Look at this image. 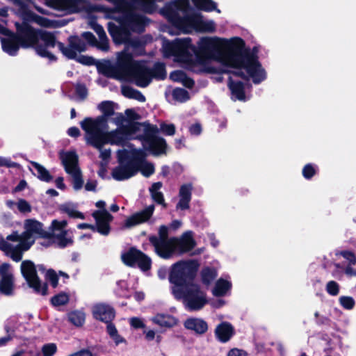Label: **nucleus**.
<instances>
[{"mask_svg":"<svg viewBox=\"0 0 356 356\" xmlns=\"http://www.w3.org/2000/svg\"><path fill=\"white\" fill-rule=\"evenodd\" d=\"M14 276H3L0 280V293L11 296L14 291Z\"/></svg>","mask_w":356,"mask_h":356,"instance_id":"58836bf2","label":"nucleus"},{"mask_svg":"<svg viewBox=\"0 0 356 356\" xmlns=\"http://www.w3.org/2000/svg\"><path fill=\"white\" fill-rule=\"evenodd\" d=\"M47 6L57 9L60 6H63L69 10L70 13H78L81 11L79 4L83 2V0H72V3L67 0H44Z\"/></svg>","mask_w":356,"mask_h":356,"instance_id":"2f4dec72","label":"nucleus"},{"mask_svg":"<svg viewBox=\"0 0 356 356\" xmlns=\"http://www.w3.org/2000/svg\"><path fill=\"white\" fill-rule=\"evenodd\" d=\"M92 216L96 222L95 232L104 236L108 235L111 232L110 222L113 220V216L106 209L95 211Z\"/></svg>","mask_w":356,"mask_h":356,"instance_id":"f3484780","label":"nucleus"},{"mask_svg":"<svg viewBox=\"0 0 356 356\" xmlns=\"http://www.w3.org/2000/svg\"><path fill=\"white\" fill-rule=\"evenodd\" d=\"M59 210L65 213H67L70 218L84 219L85 216L83 213L74 210L68 204H62L59 207Z\"/></svg>","mask_w":356,"mask_h":356,"instance_id":"5fc2aeb1","label":"nucleus"},{"mask_svg":"<svg viewBox=\"0 0 356 356\" xmlns=\"http://www.w3.org/2000/svg\"><path fill=\"white\" fill-rule=\"evenodd\" d=\"M197 9L205 12L216 11L220 13V10L217 8V4L212 0H191Z\"/></svg>","mask_w":356,"mask_h":356,"instance_id":"a19ab883","label":"nucleus"},{"mask_svg":"<svg viewBox=\"0 0 356 356\" xmlns=\"http://www.w3.org/2000/svg\"><path fill=\"white\" fill-rule=\"evenodd\" d=\"M227 87L231 92L232 99L245 101V86L243 82L235 81L229 76L227 79Z\"/></svg>","mask_w":356,"mask_h":356,"instance_id":"c756f323","label":"nucleus"},{"mask_svg":"<svg viewBox=\"0 0 356 356\" xmlns=\"http://www.w3.org/2000/svg\"><path fill=\"white\" fill-rule=\"evenodd\" d=\"M57 352V346L54 343L44 344L42 348V353L44 356H53Z\"/></svg>","mask_w":356,"mask_h":356,"instance_id":"774afa93","label":"nucleus"},{"mask_svg":"<svg viewBox=\"0 0 356 356\" xmlns=\"http://www.w3.org/2000/svg\"><path fill=\"white\" fill-rule=\"evenodd\" d=\"M131 63L130 54L122 52L115 65L104 64L99 67L102 73L108 78L117 80H126V72Z\"/></svg>","mask_w":356,"mask_h":356,"instance_id":"9b49d317","label":"nucleus"},{"mask_svg":"<svg viewBox=\"0 0 356 356\" xmlns=\"http://www.w3.org/2000/svg\"><path fill=\"white\" fill-rule=\"evenodd\" d=\"M219 38L205 37L200 39L198 47L192 44L191 38L177 39L167 47V51L181 61H188L193 54L197 61L204 65L207 60L218 61V53L211 48V45L218 47Z\"/></svg>","mask_w":356,"mask_h":356,"instance_id":"f03ea898","label":"nucleus"},{"mask_svg":"<svg viewBox=\"0 0 356 356\" xmlns=\"http://www.w3.org/2000/svg\"><path fill=\"white\" fill-rule=\"evenodd\" d=\"M138 171H140L144 177H149L154 173V165L153 163L146 161L140 165Z\"/></svg>","mask_w":356,"mask_h":356,"instance_id":"bf43d9fd","label":"nucleus"},{"mask_svg":"<svg viewBox=\"0 0 356 356\" xmlns=\"http://www.w3.org/2000/svg\"><path fill=\"white\" fill-rule=\"evenodd\" d=\"M142 126L145 127L144 133L138 136V138L141 140L142 143L159 137L157 134L159 133V129L156 125H153L148 122H143L142 123Z\"/></svg>","mask_w":356,"mask_h":356,"instance_id":"c9c22d12","label":"nucleus"},{"mask_svg":"<svg viewBox=\"0 0 356 356\" xmlns=\"http://www.w3.org/2000/svg\"><path fill=\"white\" fill-rule=\"evenodd\" d=\"M59 156L67 173H71L74 170L80 169L79 167V157L76 152L61 151Z\"/></svg>","mask_w":356,"mask_h":356,"instance_id":"cd10ccee","label":"nucleus"},{"mask_svg":"<svg viewBox=\"0 0 356 356\" xmlns=\"http://www.w3.org/2000/svg\"><path fill=\"white\" fill-rule=\"evenodd\" d=\"M127 27L130 33H143L149 19L145 15L135 13V9L131 8L129 11Z\"/></svg>","mask_w":356,"mask_h":356,"instance_id":"6ab92c4d","label":"nucleus"},{"mask_svg":"<svg viewBox=\"0 0 356 356\" xmlns=\"http://www.w3.org/2000/svg\"><path fill=\"white\" fill-rule=\"evenodd\" d=\"M156 0H130L131 8L140 10L145 13L153 14L156 12L157 6Z\"/></svg>","mask_w":356,"mask_h":356,"instance_id":"473e14b6","label":"nucleus"},{"mask_svg":"<svg viewBox=\"0 0 356 356\" xmlns=\"http://www.w3.org/2000/svg\"><path fill=\"white\" fill-rule=\"evenodd\" d=\"M235 70H226L220 67H215L211 65H204L202 72L207 74H215L222 75L224 73L230 74L234 76L240 77L244 81H249L250 78H252L250 74L247 72L245 74L242 70H245L244 67H234Z\"/></svg>","mask_w":356,"mask_h":356,"instance_id":"a878e982","label":"nucleus"},{"mask_svg":"<svg viewBox=\"0 0 356 356\" xmlns=\"http://www.w3.org/2000/svg\"><path fill=\"white\" fill-rule=\"evenodd\" d=\"M122 125V127L111 131L106 128H98L85 134L86 144L98 150H101L106 144L122 145L128 138V136L137 132L136 125Z\"/></svg>","mask_w":356,"mask_h":356,"instance_id":"20e7f679","label":"nucleus"},{"mask_svg":"<svg viewBox=\"0 0 356 356\" xmlns=\"http://www.w3.org/2000/svg\"><path fill=\"white\" fill-rule=\"evenodd\" d=\"M98 108L102 113V115L96 118L87 117L80 122L81 127L85 133L98 128H106L108 118L115 114L114 103L111 101L102 102Z\"/></svg>","mask_w":356,"mask_h":356,"instance_id":"0eeeda50","label":"nucleus"},{"mask_svg":"<svg viewBox=\"0 0 356 356\" xmlns=\"http://www.w3.org/2000/svg\"><path fill=\"white\" fill-rule=\"evenodd\" d=\"M75 93L81 100H84L88 95V88L83 83H78L75 87Z\"/></svg>","mask_w":356,"mask_h":356,"instance_id":"338daca9","label":"nucleus"},{"mask_svg":"<svg viewBox=\"0 0 356 356\" xmlns=\"http://www.w3.org/2000/svg\"><path fill=\"white\" fill-rule=\"evenodd\" d=\"M13 35H15V33L11 31L10 34L6 35L7 38H0V39L3 51L11 56H15L22 47L18 38L13 37Z\"/></svg>","mask_w":356,"mask_h":356,"instance_id":"c85d7f7f","label":"nucleus"},{"mask_svg":"<svg viewBox=\"0 0 356 356\" xmlns=\"http://www.w3.org/2000/svg\"><path fill=\"white\" fill-rule=\"evenodd\" d=\"M152 321L159 326L168 328L172 327L177 324V319L170 314H157Z\"/></svg>","mask_w":356,"mask_h":356,"instance_id":"f704fd0d","label":"nucleus"},{"mask_svg":"<svg viewBox=\"0 0 356 356\" xmlns=\"http://www.w3.org/2000/svg\"><path fill=\"white\" fill-rule=\"evenodd\" d=\"M173 296L176 300H182L186 308L191 312L202 309L208 302L207 293L195 283L175 290Z\"/></svg>","mask_w":356,"mask_h":356,"instance_id":"423d86ee","label":"nucleus"},{"mask_svg":"<svg viewBox=\"0 0 356 356\" xmlns=\"http://www.w3.org/2000/svg\"><path fill=\"white\" fill-rule=\"evenodd\" d=\"M131 63L130 54L122 52L115 65L104 64L99 67L102 73L108 78L117 80H126V72Z\"/></svg>","mask_w":356,"mask_h":356,"instance_id":"9d476101","label":"nucleus"},{"mask_svg":"<svg viewBox=\"0 0 356 356\" xmlns=\"http://www.w3.org/2000/svg\"><path fill=\"white\" fill-rule=\"evenodd\" d=\"M214 334L216 339L218 341L227 343L235 334V330L230 323L223 321L216 326Z\"/></svg>","mask_w":356,"mask_h":356,"instance_id":"bb28decb","label":"nucleus"},{"mask_svg":"<svg viewBox=\"0 0 356 356\" xmlns=\"http://www.w3.org/2000/svg\"><path fill=\"white\" fill-rule=\"evenodd\" d=\"M325 290L332 296H337L339 293L340 286L334 280L329 281L326 284Z\"/></svg>","mask_w":356,"mask_h":356,"instance_id":"e2e57ef3","label":"nucleus"},{"mask_svg":"<svg viewBox=\"0 0 356 356\" xmlns=\"http://www.w3.org/2000/svg\"><path fill=\"white\" fill-rule=\"evenodd\" d=\"M24 19L29 22H34L42 27L49 28L53 26V21L48 18L40 16L31 10L24 13Z\"/></svg>","mask_w":356,"mask_h":356,"instance_id":"72a5a7b5","label":"nucleus"},{"mask_svg":"<svg viewBox=\"0 0 356 356\" xmlns=\"http://www.w3.org/2000/svg\"><path fill=\"white\" fill-rule=\"evenodd\" d=\"M70 298L67 293L60 292L51 297L50 302L55 307L65 305L68 303Z\"/></svg>","mask_w":356,"mask_h":356,"instance_id":"864d4df0","label":"nucleus"},{"mask_svg":"<svg viewBox=\"0 0 356 356\" xmlns=\"http://www.w3.org/2000/svg\"><path fill=\"white\" fill-rule=\"evenodd\" d=\"M31 163L37 172V173L33 172V174L37 177L39 180L47 183H49L53 180V176L42 165L35 161H32Z\"/></svg>","mask_w":356,"mask_h":356,"instance_id":"4c0bfd02","label":"nucleus"},{"mask_svg":"<svg viewBox=\"0 0 356 356\" xmlns=\"http://www.w3.org/2000/svg\"><path fill=\"white\" fill-rule=\"evenodd\" d=\"M339 301L341 306L345 309H353L355 305V300L350 296H341Z\"/></svg>","mask_w":356,"mask_h":356,"instance_id":"680f3d73","label":"nucleus"},{"mask_svg":"<svg viewBox=\"0 0 356 356\" xmlns=\"http://www.w3.org/2000/svg\"><path fill=\"white\" fill-rule=\"evenodd\" d=\"M28 21L23 19L22 22H15L16 32L13 37L18 38L22 48L34 47L38 42V33L40 30L31 26Z\"/></svg>","mask_w":356,"mask_h":356,"instance_id":"ddd939ff","label":"nucleus"},{"mask_svg":"<svg viewBox=\"0 0 356 356\" xmlns=\"http://www.w3.org/2000/svg\"><path fill=\"white\" fill-rule=\"evenodd\" d=\"M195 31L200 33H213L216 31V24L212 20H203L202 15L200 13Z\"/></svg>","mask_w":356,"mask_h":356,"instance_id":"c03bdc74","label":"nucleus"},{"mask_svg":"<svg viewBox=\"0 0 356 356\" xmlns=\"http://www.w3.org/2000/svg\"><path fill=\"white\" fill-rule=\"evenodd\" d=\"M159 129L165 136H173L176 132V127L174 124H167L165 122L160 124V129Z\"/></svg>","mask_w":356,"mask_h":356,"instance_id":"0e129e2a","label":"nucleus"},{"mask_svg":"<svg viewBox=\"0 0 356 356\" xmlns=\"http://www.w3.org/2000/svg\"><path fill=\"white\" fill-rule=\"evenodd\" d=\"M152 79L164 80L167 76L165 65L162 62H156L152 68H150Z\"/></svg>","mask_w":356,"mask_h":356,"instance_id":"de8ad7c7","label":"nucleus"},{"mask_svg":"<svg viewBox=\"0 0 356 356\" xmlns=\"http://www.w3.org/2000/svg\"><path fill=\"white\" fill-rule=\"evenodd\" d=\"M149 243L154 247L155 254L163 259H169L175 254L174 242L172 237L170 240L162 241H149Z\"/></svg>","mask_w":356,"mask_h":356,"instance_id":"a211bd4d","label":"nucleus"},{"mask_svg":"<svg viewBox=\"0 0 356 356\" xmlns=\"http://www.w3.org/2000/svg\"><path fill=\"white\" fill-rule=\"evenodd\" d=\"M231 287L232 284L230 282L220 278L216 282L215 286L212 290L213 295L216 297L224 296Z\"/></svg>","mask_w":356,"mask_h":356,"instance_id":"ea45409f","label":"nucleus"},{"mask_svg":"<svg viewBox=\"0 0 356 356\" xmlns=\"http://www.w3.org/2000/svg\"><path fill=\"white\" fill-rule=\"evenodd\" d=\"M159 235L151 234L148 236V241H158L170 240L168 234V227L166 225H161L159 228Z\"/></svg>","mask_w":356,"mask_h":356,"instance_id":"6e6d98bb","label":"nucleus"},{"mask_svg":"<svg viewBox=\"0 0 356 356\" xmlns=\"http://www.w3.org/2000/svg\"><path fill=\"white\" fill-rule=\"evenodd\" d=\"M129 154L127 151H123L122 154L118 156L119 165L112 170L111 175L116 181H123L128 179L138 172L137 169L129 162Z\"/></svg>","mask_w":356,"mask_h":356,"instance_id":"4468645a","label":"nucleus"},{"mask_svg":"<svg viewBox=\"0 0 356 356\" xmlns=\"http://www.w3.org/2000/svg\"><path fill=\"white\" fill-rule=\"evenodd\" d=\"M21 273L26 280L28 286L36 294L46 296L48 293V285L46 282L42 283L38 275L36 266L31 260H24L20 266Z\"/></svg>","mask_w":356,"mask_h":356,"instance_id":"6e6552de","label":"nucleus"},{"mask_svg":"<svg viewBox=\"0 0 356 356\" xmlns=\"http://www.w3.org/2000/svg\"><path fill=\"white\" fill-rule=\"evenodd\" d=\"M25 226L26 231L23 233L22 238L24 241L28 240L33 234H38L44 238L51 237V234L43 229V224L35 219H28L26 220Z\"/></svg>","mask_w":356,"mask_h":356,"instance_id":"5701e85b","label":"nucleus"},{"mask_svg":"<svg viewBox=\"0 0 356 356\" xmlns=\"http://www.w3.org/2000/svg\"><path fill=\"white\" fill-rule=\"evenodd\" d=\"M145 150L148 151L153 156H158L166 154L168 147L165 140L162 137H157L142 143Z\"/></svg>","mask_w":356,"mask_h":356,"instance_id":"b1692460","label":"nucleus"},{"mask_svg":"<svg viewBox=\"0 0 356 356\" xmlns=\"http://www.w3.org/2000/svg\"><path fill=\"white\" fill-rule=\"evenodd\" d=\"M184 326L186 330L193 331L196 334L202 335L208 330L207 323L199 318L191 317L187 318Z\"/></svg>","mask_w":356,"mask_h":356,"instance_id":"7c9ffc66","label":"nucleus"},{"mask_svg":"<svg viewBox=\"0 0 356 356\" xmlns=\"http://www.w3.org/2000/svg\"><path fill=\"white\" fill-rule=\"evenodd\" d=\"M45 279L50 282L51 286L55 289L58 285V275L52 269H48L45 274Z\"/></svg>","mask_w":356,"mask_h":356,"instance_id":"052dcab7","label":"nucleus"},{"mask_svg":"<svg viewBox=\"0 0 356 356\" xmlns=\"http://www.w3.org/2000/svg\"><path fill=\"white\" fill-rule=\"evenodd\" d=\"M122 94L125 97L129 99H136L140 102H145L146 100L145 97L142 92L131 86H124L122 88Z\"/></svg>","mask_w":356,"mask_h":356,"instance_id":"a18cd8bd","label":"nucleus"},{"mask_svg":"<svg viewBox=\"0 0 356 356\" xmlns=\"http://www.w3.org/2000/svg\"><path fill=\"white\" fill-rule=\"evenodd\" d=\"M130 59V66L126 72V80L132 79L137 86L147 87L152 81L150 68L135 61L131 54Z\"/></svg>","mask_w":356,"mask_h":356,"instance_id":"1a4fd4ad","label":"nucleus"},{"mask_svg":"<svg viewBox=\"0 0 356 356\" xmlns=\"http://www.w3.org/2000/svg\"><path fill=\"white\" fill-rule=\"evenodd\" d=\"M199 15V13H184V16L175 15V17L168 22L182 33H190L195 30Z\"/></svg>","mask_w":356,"mask_h":356,"instance_id":"2eb2a0df","label":"nucleus"},{"mask_svg":"<svg viewBox=\"0 0 356 356\" xmlns=\"http://www.w3.org/2000/svg\"><path fill=\"white\" fill-rule=\"evenodd\" d=\"M318 168L312 163L306 164L302 170V176L306 179H311L316 173Z\"/></svg>","mask_w":356,"mask_h":356,"instance_id":"13d9d810","label":"nucleus"},{"mask_svg":"<svg viewBox=\"0 0 356 356\" xmlns=\"http://www.w3.org/2000/svg\"><path fill=\"white\" fill-rule=\"evenodd\" d=\"M175 252L186 253L192 250L196 245L192 232H185L180 238L172 237Z\"/></svg>","mask_w":356,"mask_h":356,"instance_id":"412c9836","label":"nucleus"},{"mask_svg":"<svg viewBox=\"0 0 356 356\" xmlns=\"http://www.w3.org/2000/svg\"><path fill=\"white\" fill-rule=\"evenodd\" d=\"M172 98L179 102L184 103L190 99L189 92L184 88H175L172 92Z\"/></svg>","mask_w":356,"mask_h":356,"instance_id":"8fccbe9b","label":"nucleus"},{"mask_svg":"<svg viewBox=\"0 0 356 356\" xmlns=\"http://www.w3.org/2000/svg\"><path fill=\"white\" fill-rule=\"evenodd\" d=\"M217 270L211 267H204L201 270V280L203 284L210 285L217 277Z\"/></svg>","mask_w":356,"mask_h":356,"instance_id":"49530a36","label":"nucleus"},{"mask_svg":"<svg viewBox=\"0 0 356 356\" xmlns=\"http://www.w3.org/2000/svg\"><path fill=\"white\" fill-rule=\"evenodd\" d=\"M211 48L218 53V62L230 67H244L254 84H259L266 78V72L259 60V48L246 47L243 39L234 37L230 40L219 39L218 47Z\"/></svg>","mask_w":356,"mask_h":356,"instance_id":"f257e3e1","label":"nucleus"},{"mask_svg":"<svg viewBox=\"0 0 356 356\" xmlns=\"http://www.w3.org/2000/svg\"><path fill=\"white\" fill-rule=\"evenodd\" d=\"M40 39L44 44H38L34 46L37 54L42 57L47 58L50 61H56L55 55L47 50L49 47H54L56 45L61 53L68 59H75L76 51L83 52L86 50V43L77 35H70L68 38L69 46L65 47L64 43L57 42L55 35L53 33L40 30L38 40Z\"/></svg>","mask_w":356,"mask_h":356,"instance_id":"7ed1b4c3","label":"nucleus"},{"mask_svg":"<svg viewBox=\"0 0 356 356\" xmlns=\"http://www.w3.org/2000/svg\"><path fill=\"white\" fill-rule=\"evenodd\" d=\"M72 177V185L75 191L82 188L83 185V179L80 169L74 170L71 173H68Z\"/></svg>","mask_w":356,"mask_h":356,"instance_id":"603ef678","label":"nucleus"},{"mask_svg":"<svg viewBox=\"0 0 356 356\" xmlns=\"http://www.w3.org/2000/svg\"><path fill=\"white\" fill-rule=\"evenodd\" d=\"M191 10L189 0H173L167 2L160 10V13L170 20L175 17V15H179V11L184 14Z\"/></svg>","mask_w":356,"mask_h":356,"instance_id":"dca6fc26","label":"nucleus"},{"mask_svg":"<svg viewBox=\"0 0 356 356\" xmlns=\"http://www.w3.org/2000/svg\"><path fill=\"white\" fill-rule=\"evenodd\" d=\"M125 114L127 115L126 121L128 122L127 125H130L134 123L138 124L136 125L138 132L142 126V123L136 122V120H139L140 118V115L132 108L126 109Z\"/></svg>","mask_w":356,"mask_h":356,"instance_id":"3c124183","label":"nucleus"},{"mask_svg":"<svg viewBox=\"0 0 356 356\" xmlns=\"http://www.w3.org/2000/svg\"><path fill=\"white\" fill-rule=\"evenodd\" d=\"M130 10H131V7H124V8H121V9H116V8L111 9V10H110L111 13H117L118 12V13H121L122 15H119V16H115V15H113L111 14H108V17L111 19H113L115 22H117L118 23H119L120 24L119 26H127V21H128L127 19L129 17V14Z\"/></svg>","mask_w":356,"mask_h":356,"instance_id":"e433bc0d","label":"nucleus"},{"mask_svg":"<svg viewBox=\"0 0 356 356\" xmlns=\"http://www.w3.org/2000/svg\"><path fill=\"white\" fill-rule=\"evenodd\" d=\"M199 268V264L195 260L179 261L174 264L169 273V282L173 284L172 293L177 289H186L193 284Z\"/></svg>","mask_w":356,"mask_h":356,"instance_id":"39448f33","label":"nucleus"},{"mask_svg":"<svg viewBox=\"0 0 356 356\" xmlns=\"http://www.w3.org/2000/svg\"><path fill=\"white\" fill-rule=\"evenodd\" d=\"M107 29L113 41L117 44L126 43L130 38L131 33L127 26H119L110 22L107 24Z\"/></svg>","mask_w":356,"mask_h":356,"instance_id":"aec40b11","label":"nucleus"},{"mask_svg":"<svg viewBox=\"0 0 356 356\" xmlns=\"http://www.w3.org/2000/svg\"><path fill=\"white\" fill-rule=\"evenodd\" d=\"M94 318L105 323L113 321L115 316V311L113 307L106 304H98L92 309Z\"/></svg>","mask_w":356,"mask_h":356,"instance_id":"393cba45","label":"nucleus"},{"mask_svg":"<svg viewBox=\"0 0 356 356\" xmlns=\"http://www.w3.org/2000/svg\"><path fill=\"white\" fill-rule=\"evenodd\" d=\"M121 260L127 266H137L143 272L150 270L152 267L151 258L136 247H131L127 252H122Z\"/></svg>","mask_w":356,"mask_h":356,"instance_id":"f8f14e48","label":"nucleus"},{"mask_svg":"<svg viewBox=\"0 0 356 356\" xmlns=\"http://www.w3.org/2000/svg\"><path fill=\"white\" fill-rule=\"evenodd\" d=\"M146 150L143 149H136L132 152V156L130 157L129 156V159H127L129 162L137 169L138 172V169L140 164L146 162L147 154L145 152Z\"/></svg>","mask_w":356,"mask_h":356,"instance_id":"79ce46f5","label":"nucleus"},{"mask_svg":"<svg viewBox=\"0 0 356 356\" xmlns=\"http://www.w3.org/2000/svg\"><path fill=\"white\" fill-rule=\"evenodd\" d=\"M163 186L161 181L154 183L149 188V191L152 200L158 204H161L163 207H166L165 203L164 196L163 193L158 191Z\"/></svg>","mask_w":356,"mask_h":356,"instance_id":"37998d69","label":"nucleus"},{"mask_svg":"<svg viewBox=\"0 0 356 356\" xmlns=\"http://www.w3.org/2000/svg\"><path fill=\"white\" fill-rule=\"evenodd\" d=\"M193 186L191 184H183L179 188V196L182 198L191 199Z\"/></svg>","mask_w":356,"mask_h":356,"instance_id":"69168bd1","label":"nucleus"},{"mask_svg":"<svg viewBox=\"0 0 356 356\" xmlns=\"http://www.w3.org/2000/svg\"><path fill=\"white\" fill-rule=\"evenodd\" d=\"M56 237L58 240V245L61 248L72 245L74 243V241L71 237H67V231L65 230L62 231L61 233L56 235Z\"/></svg>","mask_w":356,"mask_h":356,"instance_id":"4d7b16f0","label":"nucleus"},{"mask_svg":"<svg viewBox=\"0 0 356 356\" xmlns=\"http://www.w3.org/2000/svg\"><path fill=\"white\" fill-rule=\"evenodd\" d=\"M154 205L151 204L143 210L136 212L127 218L124 222V227L129 228L148 221L153 215Z\"/></svg>","mask_w":356,"mask_h":356,"instance_id":"4be33fe9","label":"nucleus"},{"mask_svg":"<svg viewBox=\"0 0 356 356\" xmlns=\"http://www.w3.org/2000/svg\"><path fill=\"white\" fill-rule=\"evenodd\" d=\"M85 313L81 311H72L68 314V321L76 327H81L85 323Z\"/></svg>","mask_w":356,"mask_h":356,"instance_id":"09e8293b","label":"nucleus"}]
</instances>
